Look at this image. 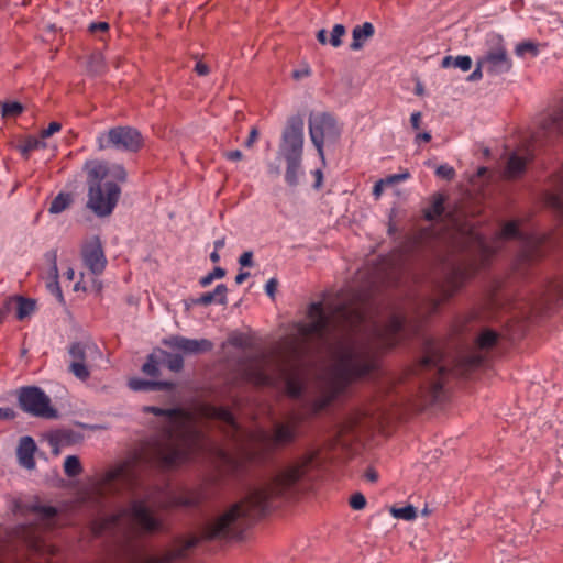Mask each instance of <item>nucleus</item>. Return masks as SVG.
Segmentation results:
<instances>
[{
    "instance_id": "35",
    "label": "nucleus",
    "mask_w": 563,
    "mask_h": 563,
    "mask_svg": "<svg viewBox=\"0 0 563 563\" xmlns=\"http://www.w3.org/2000/svg\"><path fill=\"white\" fill-rule=\"evenodd\" d=\"M82 466L77 455H68L64 461V473L68 477H75L81 474Z\"/></svg>"
},
{
    "instance_id": "20",
    "label": "nucleus",
    "mask_w": 563,
    "mask_h": 563,
    "mask_svg": "<svg viewBox=\"0 0 563 563\" xmlns=\"http://www.w3.org/2000/svg\"><path fill=\"white\" fill-rule=\"evenodd\" d=\"M80 439V434L71 429H57L48 435V444L54 455L60 453V448L71 445Z\"/></svg>"
},
{
    "instance_id": "62",
    "label": "nucleus",
    "mask_w": 563,
    "mask_h": 563,
    "mask_svg": "<svg viewBox=\"0 0 563 563\" xmlns=\"http://www.w3.org/2000/svg\"><path fill=\"white\" fill-rule=\"evenodd\" d=\"M15 417H16V413L12 408H9V407L1 408L0 407V420H5V421L13 420Z\"/></svg>"
},
{
    "instance_id": "42",
    "label": "nucleus",
    "mask_w": 563,
    "mask_h": 563,
    "mask_svg": "<svg viewBox=\"0 0 563 563\" xmlns=\"http://www.w3.org/2000/svg\"><path fill=\"white\" fill-rule=\"evenodd\" d=\"M446 196L442 192H435L430 197V206L424 208L422 211L440 212L445 211L444 203Z\"/></svg>"
},
{
    "instance_id": "21",
    "label": "nucleus",
    "mask_w": 563,
    "mask_h": 563,
    "mask_svg": "<svg viewBox=\"0 0 563 563\" xmlns=\"http://www.w3.org/2000/svg\"><path fill=\"white\" fill-rule=\"evenodd\" d=\"M228 287L225 284H218L212 291L201 294L197 298L190 299V305L194 306H209L213 302L225 306L228 303Z\"/></svg>"
},
{
    "instance_id": "39",
    "label": "nucleus",
    "mask_w": 563,
    "mask_h": 563,
    "mask_svg": "<svg viewBox=\"0 0 563 563\" xmlns=\"http://www.w3.org/2000/svg\"><path fill=\"white\" fill-rule=\"evenodd\" d=\"M58 250L52 249L44 254V258L48 264V273L52 278H58V265H57Z\"/></svg>"
},
{
    "instance_id": "24",
    "label": "nucleus",
    "mask_w": 563,
    "mask_h": 563,
    "mask_svg": "<svg viewBox=\"0 0 563 563\" xmlns=\"http://www.w3.org/2000/svg\"><path fill=\"white\" fill-rule=\"evenodd\" d=\"M143 411L157 417H167L173 424L176 423V418L187 419L189 417V413L181 407L161 408L157 406H145Z\"/></svg>"
},
{
    "instance_id": "61",
    "label": "nucleus",
    "mask_w": 563,
    "mask_h": 563,
    "mask_svg": "<svg viewBox=\"0 0 563 563\" xmlns=\"http://www.w3.org/2000/svg\"><path fill=\"white\" fill-rule=\"evenodd\" d=\"M300 332L303 334V335H314V334H320L319 331L317 330L313 321L311 320L309 323L307 324H303L301 328H300Z\"/></svg>"
},
{
    "instance_id": "34",
    "label": "nucleus",
    "mask_w": 563,
    "mask_h": 563,
    "mask_svg": "<svg viewBox=\"0 0 563 563\" xmlns=\"http://www.w3.org/2000/svg\"><path fill=\"white\" fill-rule=\"evenodd\" d=\"M98 350L96 344H86L77 341L73 342L68 347V353L73 357V362H86L87 350Z\"/></svg>"
},
{
    "instance_id": "56",
    "label": "nucleus",
    "mask_w": 563,
    "mask_h": 563,
    "mask_svg": "<svg viewBox=\"0 0 563 563\" xmlns=\"http://www.w3.org/2000/svg\"><path fill=\"white\" fill-rule=\"evenodd\" d=\"M312 321H313L317 330L319 331V333H322L329 327L330 317L328 314H325V316L312 319Z\"/></svg>"
},
{
    "instance_id": "29",
    "label": "nucleus",
    "mask_w": 563,
    "mask_h": 563,
    "mask_svg": "<svg viewBox=\"0 0 563 563\" xmlns=\"http://www.w3.org/2000/svg\"><path fill=\"white\" fill-rule=\"evenodd\" d=\"M287 168L285 173V180L289 186L298 185V173L301 165V157L285 156Z\"/></svg>"
},
{
    "instance_id": "52",
    "label": "nucleus",
    "mask_w": 563,
    "mask_h": 563,
    "mask_svg": "<svg viewBox=\"0 0 563 563\" xmlns=\"http://www.w3.org/2000/svg\"><path fill=\"white\" fill-rule=\"evenodd\" d=\"M60 129H62V124L59 122L53 121L48 124V126L46 129H43L40 132V136H41V139H47V137L52 136L54 133L60 131Z\"/></svg>"
},
{
    "instance_id": "15",
    "label": "nucleus",
    "mask_w": 563,
    "mask_h": 563,
    "mask_svg": "<svg viewBox=\"0 0 563 563\" xmlns=\"http://www.w3.org/2000/svg\"><path fill=\"white\" fill-rule=\"evenodd\" d=\"M81 255L85 265L93 275L103 273L107 266V258L101 240L98 235L92 236L90 241L84 245Z\"/></svg>"
},
{
    "instance_id": "23",
    "label": "nucleus",
    "mask_w": 563,
    "mask_h": 563,
    "mask_svg": "<svg viewBox=\"0 0 563 563\" xmlns=\"http://www.w3.org/2000/svg\"><path fill=\"white\" fill-rule=\"evenodd\" d=\"M527 165V158L520 157L517 154H511L504 170L499 173L498 176L506 180H517L525 174Z\"/></svg>"
},
{
    "instance_id": "18",
    "label": "nucleus",
    "mask_w": 563,
    "mask_h": 563,
    "mask_svg": "<svg viewBox=\"0 0 563 563\" xmlns=\"http://www.w3.org/2000/svg\"><path fill=\"white\" fill-rule=\"evenodd\" d=\"M297 435L296 427L278 423L271 434L263 433V440L272 448H282L292 444L297 440Z\"/></svg>"
},
{
    "instance_id": "51",
    "label": "nucleus",
    "mask_w": 563,
    "mask_h": 563,
    "mask_svg": "<svg viewBox=\"0 0 563 563\" xmlns=\"http://www.w3.org/2000/svg\"><path fill=\"white\" fill-rule=\"evenodd\" d=\"M47 288L51 291V294H53L56 297L58 302H60V303L65 302L64 295H63L58 278H52V282H49L47 284Z\"/></svg>"
},
{
    "instance_id": "38",
    "label": "nucleus",
    "mask_w": 563,
    "mask_h": 563,
    "mask_svg": "<svg viewBox=\"0 0 563 563\" xmlns=\"http://www.w3.org/2000/svg\"><path fill=\"white\" fill-rule=\"evenodd\" d=\"M286 391L291 398H299L303 393V386L299 378L288 377L285 382Z\"/></svg>"
},
{
    "instance_id": "45",
    "label": "nucleus",
    "mask_w": 563,
    "mask_h": 563,
    "mask_svg": "<svg viewBox=\"0 0 563 563\" xmlns=\"http://www.w3.org/2000/svg\"><path fill=\"white\" fill-rule=\"evenodd\" d=\"M69 371L80 380H87L90 376V372L85 362H71L69 365Z\"/></svg>"
},
{
    "instance_id": "40",
    "label": "nucleus",
    "mask_w": 563,
    "mask_h": 563,
    "mask_svg": "<svg viewBox=\"0 0 563 563\" xmlns=\"http://www.w3.org/2000/svg\"><path fill=\"white\" fill-rule=\"evenodd\" d=\"M24 108L22 103L18 101H7L1 103L2 117L15 118L23 112Z\"/></svg>"
},
{
    "instance_id": "16",
    "label": "nucleus",
    "mask_w": 563,
    "mask_h": 563,
    "mask_svg": "<svg viewBox=\"0 0 563 563\" xmlns=\"http://www.w3.org/2000/svg\"><path fill=\"white\" fill-rule=\"evenodd\" d=\"M131 516L141 529L145 532H154L159 530L162 523L154 517L143 500H133L128 509Z\"/></svg>"
},
{
    "instance_id": "13",
    "label": "nucleus",
    "mask_w": 563,
    "mask_h": 563,
    "mask_svg": "<svg viewBox=\"0 0 563 563\" xmlns=\"http://www.w3.org/2000/svg\"><path fill=\"white\" fill-rule=\"evenodd\" d=\"M162 344L183 356L202 354L213 349V343L208 339H189L179 334L164 338Z\"/></svg>"
},
{
    "instance_id": "5",
    "label": "nucleus",
    "mask_w": 563,
    "mask_h": 563,
    "mask_svg": "<svg viewBox=\"0 0 563 563\" xmlns=\"http://www.w3.org/2000/svg\"><path fill=\"white\" fill-rule=\"evenodd\" d=\"M87 174V201L85 207L90 211H113L121 197L119 183L126 180V172L122 165H114L112 175L115 181L106 180L110 173L107 163L89 159L84 164Z\"/></svg>"
},
{
    "instance_id": "55",
    "label": "nucleus",
    "mask_w": 563,
    "mask_h": 563,
    "mask_svg": "<svg viewBox=\"0 0 563 563\" xmlns=\"http://www.w3.org/2000/svg\"><path fill=\"white\" fill-rule=\"evenodd\" d=\"M443 387L444 383L440 378L431 384L430 394L434 401H437L440 398L443 391Z\"/></svg>"
},
{
    "instance_id": "37",
    "label": "nucleus",
    "mask_w": 563,
    "mask_h": 563,
    "mask_svg": "<svg viewBox=\"0 0 563 563\" xmlns=\"http://www.w3.org/2000/svg\"><path fill=\"white\" fill-rule=\"evenodd\" d=\"M88 70L93 75H101L106 71V63L102 54H91L88 60Z\"/></svg>"
},
{
    "instance_id": "11",
    "label": "nucleus",
    "mask_w": 563,
    "mask_h": 563,
    "mask_svg": "<svg viewBox=\"0 0 563 563\" xmlns=\"http://www.w3.org/2000/svg\"><path fill=\"white\" fill-rule=\"evenodd\" d=\"M165 358L166 367L175 373L180 372L184 368V357L180 353L167 352L161 347L153 349L146 357V362L142 366V372L151 377H158L161 374L159 364L161 358Z\"/></svg>"
},
{
    "instance_id": "8",
    "label": "nucleus",
    "mask_w": 563,
    "mask_h": 563,
    "mask_svg": "<svg viewBox=\"0 0 563 563\" xmlns=\"http://www.w3.org/2000/svg\"><path fill=\"white\" fill-rule=\"evenodd\" d=\"M20 409L33 417L57 419L58 410L52 406L49 396L38 386H22L18 389Z\"/></svg>"
},
{
    "instance_id": "6",
    "label": "nucleus",
    "mask_w": 563,
    "mask_h": 563,
    "mask_svg": "<svg viewBox=\"0 0 563 563\" xmlns=\"http://www.w3.org/2000/svg\"><path fill=\"white\" fill-rule=\"evenodd\" d=\"M563 137V99L560 106L540 124L536 133V141L542 144H552ZM545 207L563 211V166L549 178V187L542 192Z\"/></svg>"
},
{
    "instance_id": "53",
    "label": "nucleus",
    "mask_w": 563,
    "mask_h": 563,
    "mask_svg": "<svg viewBox=\"0 0 563 563\" xmlns=\"http://www.w3.org/2000/svg\"><path fill=\"white\" fill-rule=\"evenodd\" d=\"M483 363H484V357L478 354H472L464 358V364L471 368L479 367V366H482Z\"/></svg>"
},
{
    "instance_id": "9",
    "label": "nucleus",
    "mask_w": 563,
    "mask_h": 563,
    "mask_svg": "<svg viewBox=\"0 0 563 563\" xmlns=\"http://www.w3.org/2000/svg\"><path fill=\"white\" fill-rule=\"evenodd\" d=\"M309 133L313 145L321 157H323L324 142L327 140L335 141L340 135V129L338 128L335 119L331 114H311L309 118Z\"/></svg>"
},
{
    "instance_id": "58",
    "label": "nucleus",
    "mask_w": 563,
    "mask_h": 563,
    "mask_svg": "<svg viewBox=\"0 0 563 563\" xmlns=\"http://www.w3.org/2000/svg\"><path fill=\"white\" fill-rule=\"evenodd\" d=\"M239 264L242 267H251L253 266V252L252 251H245L241 254L239 257Z\"/></svg>"
},
{
    "instance_id": "33",
    "label": "nucleus",
    "mask_w": 563,
    "mask_h": 563,
    "mask_svg": "<svg viewBox=\"0 0 563 563\" xmlns=\"http://www.w3.org/2000/svg\"><path fill=\"white\" fill-rule=\"evenodd\" d=\"M16 313L15 317L18 320H23L30 314H32L36 308V300L31 298H25L23 296L16 297Z\"/></svg>"
},
{
    "instance_id": "47",
    "label": "nucleus",
    "mask_w": 563,
    "mask_h": 563,
    "mask_svg": "<svg viewBox=\"0 0 563 563\" xmlns=\"http://www.w3.org/2000/svg\"><path fill=\"white\" fill-rule=\"evenodd\" d=\"M346 30L342 24H335L331 32L330 43L333 47H339L342 44L341 37L345 34Z\"/></svg>"
},
{
    "instance_id": "63",
    "label": "nucleus",
    "mask_w": 563,
    "mask_h": 563,
    "mask_svg": "<svg viewBox=\"0 0 563 563\" xmlns=\"http://www.w3.org/2000/svg\"><path fill=\"white\" fill-rule=\"evenodd\" d=\"M108 30H109V23H107V22H93L89 26V31L91 33L106 32Z\"/></svg>"
},
{
    "instance_id": "49",
    "label": "nucleus",
    "mask_w": 563,
    "mask_h": 563,
    "mask_svg": "<svg viewBox=\"0 0 563 563\" xmlns=\"http://www.w3.org/2000/svg\"><path fill=\"white\" fill-rule=\"evenodd\" d=\"M323 303L321 301L311 302L308 307L307 316L309 319H316L325 316Z\"/></svg>"
},
{
    "instance_id": "14",
    "label": "nucleus",
    "mask_w": 563,
    "mask_h": 563,
    "mask_svg": "<svg viewBox=\"0 0 563 563\" xmlns=\"http://www.w3.org/2000/svg\"><path fill=\"white\" fill-rule=\"evenodd\" d=\"M191 452L189 448H181L172 442L158 445L156 457L163 468L170 470L189 462Z\"/></svg>"
},
{
    "instance_id": "17",
    "label": "nucleus",
    "mask_w": 563,
    "mask_h": 563,
    "mask_svg": "<svg viewBox=\"0 0 563 563\" xmlns=\"http://www.w3.org/2000/svg\"><path fill=\"white\" fill-rule=\"evenodd\" d=\"M198 413L200 417L210 420H219L224 422L233 430H239V422L229 407L220 406L217 407L209 402H203L198 407Z\"/></svg>"
},
{
    "instance_id": "25",
    "label": "nucleus",
    "mask_w": 563,
    "mask_h": 563,
    "mask_svg": "<svg viewBox=\"0 0 563 563\" xmlns=\"http://www.w3.org/2000/svg\"><path fill=\"white\" fill-rule=\"evenodd\" d=\"M78 200L84 201V197L80 191L73 190L69 192H59L52 201L48 211H64Z\"/></svg>"
},
{
    "instance_id": "30",
    "label": "nucleus",
    "mask_w": 563,
    "mask_h": 563,
    "mask_svg": "<svg viewBox=\"0 0 563 563\" xmlns=\"http://www.w3.org/2000/svg\"><path fill=\"white\" fill-rule=\"evenodd\" d=\"M408 177H409V173L406 172V173H402V174L389 175L386 178L379 179L374 185L373 195L376 198H378L382 195V192H383L385 187H391V186H394V185H396V184L407 179Z\"/></svg>"
},
{
    "instance_id": "12",
    "label": "nucleus",
    "mask_w": 563,
    "mask_h": 563,
    "mask_svg": "<svg viewBox=\"0 0 563 563\" xmlns=\"http://www.w3.org/2000/svg\"><path fill=\"white\" fill-rule=\"evenodd\" d=\"M303 124L301 115H292L288 119L283 133V148L285 156L302 157Z\"/></svg>"
},
{
    "instance_id": "22",
    "label": "nucleus",
    "mask_w": 563,
    "mask_h": 563,
    "mask_svg": "<svg viewBox=\"0 0 563 563\" xmlns=\"http://www.w3.org/2000/svg\"><path fill=\"white\" fill-rule=\"evenodd\" d=\"M133 391H150V390H174L175 383L169 380L144 379L140 377L130 378L128 383Z\"/></svg>"
},
{
    "instance_id": "7",
    "label": "nucleus",
    "mask_w": 563,
    "mask_h": 563,
    "mask_svg": "<svg viewBox=\"0 0 563 563\" xmlns=\"http://www.w3.org/2000/svg\"><path fill=\"white\" fill-rule=\"evenodd\" d=\"M144 145L141 132L130 125H118L102 132L97 137L99 151L113 148L117 151L136 153Z\"/></svg>"
},
{
    "instance_id": "28",
    "label": "nucleus",
    "mask_w": 563,
    "mask_h": 563,
    "mask_svg": "<svg viewBox=\"0 0 563 563\" xmlns=\"http://www.w3.org/2000/svg\"><path fill=\"white\" fill-rule=\"evenodd\" d=\"M430 352L426 354L421 360V366L426 368H437V372L440 377L444 376L448 373L445 366L441 365L442 354L440 351L434 350L433 347H429Z\"/></svg>"
},
{
    "instance_id": "48",
    "label": "nucleus",
    "mask_w": 563,
    "mask_h": 563,
    "mask_svg": "<svg viewBox=\"0 0 563 563\" xmlns=\"http://www.w3.org/2000/svg\"><path fill=\"white\" fill-rule=\"evenodd\" d=\"M435 175L445 180H452V179H454L456 173L452 166H450L448 164H443V165L438 166V168L435 169Z\"/></svg>"
},
{
    "instance_id": "1",
    "label": "nucleus",
    "mask_w": 563,
    "mask_h": 563,
    "mask_svg": "<svg viewBox=\"0 0 563 563\" xmlns=\"http://www.w3.org/2000/svg\"><path fill=\"white\" fill-rule=\"evenodd\" d=\"M317 455V452H308L279 470L268 483L253 488L242 501L232 505L216 521L206 525L200 536H191L164 555L148 556L140 563H174L187 558L188 552L201 541L242 538L247 526L271 510L273 499L286 496L306 478Z\"/></svg>"
},
{
    "instance_id": "46",
    "label": "nucleus",
    "mask_w": 563,
    "mask_h": 563,
    "mask_svg": "<svg viewBox=\"0 0 563 563\" xmlns=\"http://www.w3.org/2000/svg\"><path fill=\"white\" fill-rule=\"evenodd\" d=\"M515 52L518 56H525L526 53H530L532 56H537L539 53L538 45L531 41H525L516 45Z\"/></svg>"
},
{
    "instance_id": "3",
    "label": "nucleus",
    "mask_w": 563,
    "mask_h": 563,
    "mask_svg": "<svg viewBox=\"0 0 563 563\" xmlns=\"http://www.w3.org/2000/svg\"><path fill=\"white\" fill-rule=\"evenodd\" d=\"M377 369L378 362L371 353L360 352L350 346L343 347L338 352L332 366V375L338 384L331 393L313 401V411L320 412L327 409L347 386Z\"/></svg>"
},
{
    "instance_id": "60",
    "label": "nucleus",
    "mask_w": 563,
    "mask_h": 563,
    "mask_svg": "<svg viewBox=\"0 0 563 563\" xmlns=\"http://www.w3.org/2000/svg\"><path fill=\"white\" fill-rule=\"evenodd\" d=\"M258 129L256 126H253L250 131V134L244 143L245 147H252L254 145V143L257 141L258 139Z\"/></svg>"
},
{
    "instance_id": "43",
    "label": "nucleus",
    "mask_w": 563,
    "mask_h": 563,
    "mask_svg": "<svg viewBox=\"0 0 563 563\" xmlns=\"http://www.w3.org/2000/svg\"><path fill=\"white\" fill-rule=\"evenodd\" d=\"M391 514L395 518L413 520L417 517V509L412 505H406L404 507L393 508Z\"/></svg>"
},
{
    "instance_id": "59",
    "label": "nucleus",
    "mask_w": 563,
    "mask_h": 563,
    "mask_svg": "<svg viewBox=\"0 0 563 563\" xmlns=\"http://www.w3.org/2000/svg\"><path fill=\"white\" fill-rule=\"evenodd\" d=\"M278 282L275 278H271L265 285V292L268 297L274 298Z\"/></svg>"
},
{
    "instance_id": "4",
    "label": "nucleus",
    "mask_w": 563,
    "mask_h": 563,
    "mask_svg": "<svg viewBox=\"0 0 563 563\" xmlns=\"http://www.w3.org/2000/svg\"><path fill=\"white\" fill-rule=\"evenodd\" d=\"M457 213H423L424 220L437 224L423 228L415 234H407L405 239L383 256V262L393 268H401L409 260L419 257L427 251H433L437 243L446 242L449 232L440 222L454 221Z\"/></svg>"
},
{
    "instance_id": "2",
    "label": "nucleus",
    "mask_w": 563,
    "mask_h": 563,
    "mask_svg": "<svg viewBox=\"0 0 563 563\" xmlns=\"http://www.w3.org/2000/svg\"><path fill=\"white\" fill-rule=\"evenodd\" d=\"M470 238L474 240L476 256L454 264L446 273L443 282L437 285L439 297L429 299V316L437 314L441 306L451 299L467 280L472 279L479 268L489 265L503 241L522 239V233L518 223L510 221L494 234L492 241H488L484 234L473 231L470 232Z\"/></svg>"
},
{
    "instance_id": "10",
    "label": "nucleus",
    "mask_w": 563,
    "mask_h": 563,
    "mask_svg": "<svg viewBox=\"0 0 563 563\" xmlns=\"http://www.w3.org/2000/svg\"><path fill=\"white\" fill-rule=\"evenodd\" d=\"M481 59L489 75L507 74L512 68V60L500 35H494L490 38L489 47Z\"/></svg>"
},
{
    "instance_id": "31",
    "label": "nucleus",
    "mask_w": 563,
    "mask_h": 563,
    "mask_svg": "<svg viewBox=\"0 0 563 563\" xmlns=\"http://www.w3.org/2000/svg\"><path fill=\"white\" fill-rule=\"evenodd\" d=\"M45 146L46 145L42 140H40L35 136L29 135L22 142H20L15 146V148L21 153L23 158L27 161L30 158V153L32 151H35V150H38L40 147H45Z\"/></svg>"
},
{
    "instance_id": "26",
    "label": "nucleus",
    "mask_w": 563,
    "mask_h": 563,
    "mask_svg": "<svg viewBox=\"0 0 563 563\" xmlns=\"http://www.w3.org/2000/svg\"><path fill=\"white\" fill-rule=\"evenodd\" d=\"M375 29L371 22H364L356 25L352 31L353 42L350 45L352 51H358L363 47V42L374 35Z\"/></svg>"
},
{
    "instance_id": "64",
    "label": "nucleus",
    "mask_w": 563,
    "mask_h": 563,
    "mask_svg": "<svg viewBox=\"0 0 563 563\" xmlns=\"http://www.w3.org/2000/svg\"><path fill=\"white\" fill-rule=\"evenodd\" d=\"M195 71L199 76H207L210 73V68H209V66L207 64H205L202 62H198L195 65Z\"/></svg>"
},
{
    "instance_id": "57",
    "label": "nucleus",
    "mask_w": 563,
    "mask_h": 563,
    "mask_svg": "<svg viewBox=\"0 0 563 563\" xmlns=\"http://www.w3.org/2000/svg\"><path fill=\"white\" fill-rule=\"evenodd\" d=\"M483 68H485V64L481 58L476 62V67L473 73L468 76L470 80H479L483 77Z\"/></svg>"
},
{
    "instance_id": "41",
    "label": "nucleus",
    "mask_w": 563,
    "mask_h": 563,
    "mask_svg": "<svg viewBox=\"0 0 563 563\" xmlns=\"http://www.w3.org/2000/svg\"><path fill=\"white\" fill-rule=\"evenodd\" d=\"M227 271L221 266H216L211 272H209L207 275L202 276L199 279V285L201 287L209 286L214 279H221L225 276Z\"/></svg>"
},
{
    "instance_id": "44",
    "label": "nucleus",
    "mask_w": 563,
    "mask_h": 563,
    "mask_svg": "<svg viewBox=\"0 0 563 563\" xmlns=\"http://www.w3.org/2000/svg\"><path fill=\"white\" fill-rule=\"evenodd\" d=\"M31 511L38 514L44 519H52L57 516V508L51 505L35 504L30 507Z\"/></svg>"
},
{
    "instance_id": "36",
    "label": "nucleus",
    "mask_w": 563,
    "mask_h": 563,
    "mask_svg": "<svg viewBox=\"0 0 563 563\" xmlns=\"http://www.w3.org/2000/svg\"><path fill=\"white\" fill-rule=\"evenodd\" d=\"M201 503V496L198 493H189L179 495L174 498V504L179 507L194 508L198 507Z\"/></svg>"
},
{
    "instance_id": "32",
    "label": "nucleus",
    "mask_w": 563,
    "mask_h": 563,
    "mask_svg": "<svg viewBox=\"0 0 563 563\" xmlns=\"http://www.w3.org/2000/svg\"><path fill=\"white\" fill-rule=\"evenodd\" d=\"M499 335L493 329H484L475 340L477 347L488 350L494 347L498 342Z\"/></svg>"
},
{
    "instance_id": "50",
    "label": "nucleus",
    "mask_w": 563,
    "mask_h": 563,
    "mask_svg": "<svg viewBox=\"0 0 563 563\" xmlns=\"http://www.w3.org/2000/svg\"><path fill=\"white\" fill-rule=\"evenodd\" d=\"M350 506L354 510H362L366 506V498L362 493H354L350 498Z\"/></svg>"
},
{
    "instance_id": "27",
    "label": "nucleus",
    "mask_w": 563,
    "mask_h": 563,
    "mask_svg": "<svg viewBox=\"0 0 563 563\" xmlns=\"http://www.w3.org/2000/svg\"><path fill=\"white\" fill-rule=\"evenodd\" d=\"M406 319L399 314H393L389 317L386 323V332L391 341V345L395 346L398 343V335L405 329Z\"/></svg>"
},
{
    "instance_id": "54",
    "label": "nucleus",
    "mask_w": 563,
    "mask_h": 563,
    "mask_svg": "<svg viewBox=\"0 0 563 563\" xmlns=\"http://www.w3.org/2000/svg\"><path fill=\"white\" fill-rule=\"evenodd\" d=\"M454 66L467 71L472 67V59L470 56H457L454 58Z\"/></svg>"
},
{
    "instance_id": "19",
    "label": "nucleus",
    "mask_w": 563,
    "mask_h": 563,
    "mask_svg": "<svg viewBox=\"0 0 563 563\" xmlns=\"http://www.w3.org/2000/svg\"><path fill=\"white\" fill-rule=\"evenodd\" d=\"M36 449L35 440L31 435L22 437L16 449V456L20 465L26 470H33L36 465L34 459Z\"/></svg>"
}]
</instances>
